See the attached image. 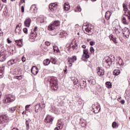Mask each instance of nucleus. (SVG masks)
I'll return each instance as SVG.
<instances>
[{"mask_svg":"<svg viewBox=\"0 0 130 130\" xmlns=\"http://www.w3.org/2000/svg\"><path fill=\"white\" fill-rule=\"evenodd\" d=\"M48 83L49 84L51 89L54 90H57L58 85L57 84V78L54 77H49L47 79Z\"/></svg>","mask_w":130,"mask_h":130,"instance_id":"obj_1","label":"nucleus"},{"mask_svg":"<svg viewBox=\"0 0 130 130\" xmlns=\"http://www.w3.org/2000/svg\"><path fill=\"white\" fill-rule=\"evenodd\" d=\"M9 121V116L8 115L3 114L0 115V123L1 124H4Z\"/></svg>","mask_w":130,"mask_h":130,"instance_id":"obj_2","label":"nucleus"},{"mask_svg":"<svg viewBox=\"0 0 130 130\" xmlns=\"http://www.w3.org/2000/svg\"><path fill=\"white\" fill-rule=\"evenodd\" d=\"M59 21L56 20L53 23L49 25L48 27V30L50 31H52V30H54L55 29V27H57V26L59 25Z\"/></svg>","mask_w":130,"mask_h":130,"instance_id":"obj_3","label":"nucleus"},{"mask_svg":"<svg viewBox=\"0 0 130 130\" xmlns=\"http://www.w3.org/2000/svg\"><path fill=\"white\" fill-rule=\"evenodd\" d=\"M15 96L12 94H9L6 97V99L4 100V103H11V102L15 101Z\"/></svg>","mask_w":130,"mask_h":130,"instance_id":"obj_4","label":"nucleus"},{"mask_svg":"<svg viewBox=\"0 0 130 130\" xmlns=\"http://www.w3.org/2000/svg\"><path fill=\"white\" fill-rule=\"evenodd\" d=\"M15 31L17 35H20L22 33V23H19L16 25Z\"/></svg>","mask_w":130,"mask_h":130,"instance_id":"obj_5","label":"nucleus"},{"mask_svg":"<svg viewBox=\"0 0 130 130\" xmlns=\"http://www.w3.org/2000/svg\"><path fill=\"white\" fill-rule=\"evenodd\" d=\"M105 62L106 63V64H108V66L110 67L112 63H113V64L115 63V57H114V56H111L109 60H106Z\"/></svg>","mask_w":130,"mask_h":130,"instance_id":"obj_6","label":"nucleus"},{"mask_svg":"<svg viewBox=\"0 0 130 130\" xmlns=\"http://www.w3.org/2000/svg\"><path fill=\"white\" fill-rule=\"evenodd\" d=\"M49 8L52 12H54L58 8V5L56 3L51 4L49 5Z\"/></svg>","mask_w":130,"mask_h":130,"instance_id":"obj_7","label":"nucleus"},{"mask_svg":"<svg viewBox=\"0 0 130 130\" xmlns=\"http://www.w3.org/2000/svg\"><path fill=\"white\" fill-rule=\"evenodd\" d=\"M104 69L101 67H98L97 68V74L99 77H102V76H104Z\"/></svg>","mask_w":130,"mask_h":130,"instance_id":"obj_8","label":"nucleus"},{"mask_svg":"<svg viewBox=\"0 0 130 130\" xmlns=\"http://www.w3.org/2000/svg\"><path fill=\"white\" fill-rule=\"evenodd\" d=\"M52 121H53V118H52L51 116L48 115L45 119V122L46 123H51V124H52Z\"/></svg>","mask_w":130,"mask_h":130,"instance_id":"obj_9","label":"nucleus"},{"mask_svg":"<svg viewBox=\"0 0 130 130\" xmlns=\"http://www.w3.org/2000/svg\"><path fill=\"white\" fill-rule=\"evenodd\" d=\"M33 31H31L30 36L32 39H35L37 37V33L36 32V31H37V26L35 27Z\"/></svg>","mask_w":130,"mask_h":130,"instance_id":"obj_10","label":"nucleus"},{"mask_svg":"<svg viewBox=\"0 0 130 130\" xmlns=\"http://www.w3.org/2000/svg\"><path fill=\"white\" fill-rule=\"evenodd\" d=\"M123 8L124 9V11L125 13L126 12H127L128 14L126 15L127 18L128 19V20L130 21V11H128V9H127V7L125 4H123Z\"/></svg>","mask_w":130,"mask_h":130,"instance_id":"obj_11","label":"nucleus"},{"mask_svg":"<svg viewBox=\"0 0 130 130\" xmlns=\"http://www.w3.org/2000/svg\"><path fill=\"white\" fill-rule=\"evenodd\" d=\"M85 33L87 34V35H92V34H93V29L88 26L87 28H85Z\"/></svg>","mask_w":130,"mask_h":130,"instance_id":"obj_12","label":"nucleus"},{"mask_svg":"<svg viewBox=\"0 0 130 130\" xmlns=\"http://www.w3.org/2000/svg\"><path fill=\"white\" fill-rule=\"evenodd\" d=\"M38 68L36 66H33L31 69V73L32 75H36L38 74Z\"/></svg>","mask_w":130,"mask_h":130,"instance_id":"obj_13","label":"nucleus"},{"mask_svg":"<svg viewBox=\"0 0 130 130\" xmlns=\"http://www.w3.org/2000/svg\"><path fill=\"white\" fill-rule=\"evenodd\" d=\"M31 22H32V20H31V19L30 18L26 19L24 22L25 27H30V25L31 24Z\"/></svg>","mask_w":130,"mask_h":130,"instance_id":"obj_14","label":"nucleus"},{"mask_svg":"<svg viewBox=\"0 0 130 130\" xmlns=\"http://www.w3.org/2000/svg\"><path fill=\"white\" fill-rule=\"evenodd\" d=\"M123 35L126 37V38H128L129 36V30L128 28H125L123 31Z\"/></svg>","mask_w":130,"mask_h":130,"instance_id":"obj_15","label":"nucleus"},{"mask_svg":"<svg viewBox=\"0 0 130 130\" xmlns=\"http://www.w3.org/2000/svg\"><path fill=\"white\" fill-rule=\"evenodd\" d=\"M117 64H119V66H123L124 64L123 60H122V59L120 57H117Z\"/></svg>","mask_w":130,"mask_h":130,"instance_id":"obj_16","label":"nucleus"},{"mask_svg":"<svg viewBox=\"0 0 130 130\" xmlns=\"http://www.w3.org/2000/svg\"><path fill=\"white\" fill-rule=\"evenodd\" d=\"M71 9V7L70 6V4H69V2H66L64 4V10L65 12H68L69 10Z\"/></svg>","mask_w":130,"mask_h":130,"instance_id":"obj_17","label":"nucleus"},{"mask_svg":"<svg viewBox=\"0 0 130 130\" xmlns=\"http://www.w3.org/2000/svg\"><path fill=\"white\" fill-rule=\"evenodd\" d=\"M92 107L93 109V112H94V113H98V112H99V110H100L99 106H96L95 105H93L92 106Z\"/></svg>","mask_w":130,"mask_h":130,"instance_id":"obj_18","label":"nucleus"},{"mask_svg":"<svg viewBox=\"0 0 130 130\" xmlns=\"http://www.w3.org/2000/svg\"><path fill=\"white\" fill-rule=\"evenodd\" d=\"M17 45L19 47H22L23 46V39L17 40L15 41Z\"/></svg>","mask_w":130,"mask_h":130,"instance_id":"obj_19","label":"nucleus"},{"mask_svg":"<svg viewBox=\"0 0 130 130\" xmlns=\"http://www.w3.org/2000/svg\"><path fill=\"white\" fill-rule=\"evenodd\" d=\"M8 66H13V64H16L17 63V60L11 59L8 62Z\"/></svg>","mask_w":130,"mask_h":130,"instance_id":"obj_20","label":"nucleus"},{"mask_svg":"<svg viewBox=\"0 0 130 130\" xmlns=\"http://www.w3.org/2000/svg\"><path fill=\"white\" fill-rule=\"evenodd\" d=\"M37 10H38V8L36 7V5L34 4L31 6L29 11H31V12H33L34 11H37Z\"/></svg>","mask_w":130,"mask_h":130,"instance_id":"obj_21","label":"nucleus"},{"mask_svg":"<svg viewBox=\"0 0 130 130\" xmlns=\"http://www.w3.org/2000/svg\"><path fill=\"white\" fill-rule=\"evenodd\" d=\"M87 83H86V81H84L83 80L80 81V87H82V88H86Z\"/></svg>","mask_w":130,"mask_h":130,"instance_id":"obj_22","label":"nucleus"},{"mask_svg":"<svg viewBox=\"0 0 130 130\" xmlns=\"http://www.w3.org/2000/svg\"><path fill=\"white\" fill-rule=\"evenodd\" d=\"M6 59V57L4 55V53L0 52V61H4Z\"/></svg>","mask_w":130,"mask_h":130,"instance_id":"obj_23","label":"nucleus"},{"mask_svg":"<svg viewBox=\"0 0 130 130\" xmlns=\"http://www.w3.org/2000/svg\"><path fill=\"white\" fill-rule=\"evenodd\" d=\"M40 108H41L40 104L36 105L35 106V111H36V112H38V110H39Z\"/></svg>","mask_w":130,"mask_h":130,"instance_id":"obj_24","label":"nucleus"},{"mask_svg":"<svg viewBox=\"0 0 130 130\" xmlns=\"http://www.w3.org/2000/svg\"><path fill=\"white\" fill-rule=\"evenodd\" d=\"M5 72V67H0V77L3 78L4 76V73Z\"/></svg>","mask_w":130,"mask_h":130,"instance_id":"obj_25","label":"nucleus"},{"mask_svg":"<svg viewBox=\"0 0 130 130\" xmlns=\"http://www.w3.org/2000/svg\"><path fill=\"white\" fill-rule=\"evenodd\" d=\"M69 61H71L72 62H74L77 60V57L75 56H73L72 57H69Z\"/></svg>","mask_w":130,"mask_h":130,"instance_id":"obj_26","label":"nucleus"},{"mask_svg":"<svg viewBox=\"0 0 130 130\" xmlns=\"http://www.w3.org/2000/svg\"><path fill=\"white\" fill-rule=\"evenodd\" d=\"M111 16V13H110V12L108 11L106 12L105 18L106 20H108L109 19H110Z\"/></svg>","mask_w":130,"mask_h":130,"instance_id":"obj_27","label":"nucleus"},{"mask_svg":"<svg viewBox=\"0 0 130 130\" xmlns=\"http://www.w3.org/2000/svg\"><path fill=\"white\" fill-rule=\"evenodd\" d=\"M113 74L114 76H118V75L120 74V70L118 69L114 70L113 72Z\"/></svg>","mask_w":130,"mask_h":130,"instance_id":"obj_28","label":"nucleus"},{"mask_svg":"<svg viewBox=\"0 0 130 130\" xmlns=\"http://www.w3.org/2000/svg\"><path fill=\"white\" fill-rule=\"evenodd\" d=\"M106 86L107 88H108L109 89H111V88H112V84L110 82H107L106 83Z\"/></svg>","mask_w":130,"mask_h":130,"instance_id":"obj_29","label":"nucleus"},{"mask_svg":"<svg viewBox=\"0 0 130 130\" xmlns=\"http://www.w3.org/2000/svg\"><path fill=\"white\" fill-rule=\"evenodd\" d=\"M80 123L81 124L82 126H86V120L81 118L80 119Z\"/></svg>","mask_w":130,"mask_h":130,"instance_id":"obj_30","label":"nucleus"},{"mask_svg":"<svg viewBox=\"0 0 130 130\" xmlns=\"http://www.w3.org/2000/svg\"><path fill=\"white\" fill-rule=\"evenodd\" d=\"M75 41L73 40L72 41V42L71 43V44H69V45L67 44L66 47H67V50L68 51H70V49H71V46L72 45H73V43H75Z\"/></svg>","mask_w":130,"mask_h":130,"instance_id":"obj_31","label":"nucleus"},{"mask_svg":"<svg viewBox=\"0 0 130 130\" xmlns=\"http://www.w3.org/2000/svg\"><path fill=\"white\" fill-rule=\"evenodd\" d=\"M50 63V60L48 59H46L44 60V66H48Z\"/></svg>","mask_w":130,"mask_h":130,"instance_id":"obj_32","label":"nucleus"},{"mask_svg":"<svg viewBox=\"0 0 130 130\" xmlns=\"http://www.w3.org/2000/svg\"><path fill=\"white\" fill-rule=\"evenodd\" d=\"M16 109H17V107H13L9 108V111H10V112H11L12 113H13V112H14V111H15V110H16Z\"/></svg>","mask_w":130,"mask_h":130,"instance_id":"obj_33","label":"nucleus"},{"mask_svg":"<svg viewBox=\"0 0 130 130\" xmlns=\"http://www.w3.org/2000/svg\"><path fill=\"white\" fill-rule=\"evenodd\" d=\"M57 125L59 127V128H60V129H61V128H62V125H61V122L60 121V120H58Z\"/></svg>","mask_w":130,"mask_h":130,"instance_id":"obj_34","label":"nucleus"},{"mask_svg":"<svg viewBox=\"0 0 130 130\" xmlns=\"http://www.w3.org/2000/svg\"><path fill=\"white\" fill-rule=\"evenodd\" d=\"M89 82L91 85H95L96 84V81L95 79H91L89 81Z\"/></svg>","mask_w":130,"mask_h":130,"instance_id":"obj_35","label":"nucleus"},{"mask_svg":"<svg viewBox=\"0 0 130 130\" xmlns=\"http://www.w3.org/2000/svg\"><path fill=\"white\" fill-rule=\"evenodd\" d=\"M22 76H14V77H13V79H16V80H22Z\"/></svg>","mask_w":130,"mask_h":130,"instance_id":"obj_36","label":"nucleus"},{"mask_svg":"<svg viewBox=\"0 0 130 130\" xmlns=\"http://www.w3.org/2000/svg\"><path fill=\"white\" fill-rule=\"evenodd\" d=\"M29 120L26 121V129L27 130L29 129Z\"/></svg>","mask_w":130,"mask_h":130,"instance_id":"obj_37","label":"nucleus"},{"mask_svg":"<svg viewBox=\"0 0 130 130\" xmlns=\"http://www.w3.org/2000/svg\"><path fill=\"white\" fill-rule=\"evenodd\" d=\"M114 31L117 35H118V34H120V30L118 28H115L114 29Z\"/></svg>","mask_w":130,"mask_h":130,"instance_id":"obj_38","label":"nucleus"},{"mask_svg":"<svg viewBox=\"0 0 130 130\" xmlns=\"http://www.w3.org/2000/svg\"><path fill=\"white\" fill-rule=\"evenodd\" d=\"M82 11V9L80 6H77V9L75 10V12H81Z\"/></svg>","mask_w":130,"mask_h":130,"instance_id":"obj_39","label":"nucleus"},{"mask_svg":"<svg viewBox=\"0 0 130 130\" xmlns=\"http://www.w3.org/2000/svg\"><path fill=\"white\" fill-rule=\"evenodd\" d=\"M41 108H45V104L44 102H42L41 104H40Z\"/></svg>","mask_w":130,"mask_h":130,"instance_id":"obj_40","label":"nucleus"},{"mask_svg":"<svg viewBox=\"0 0 130 130\" xmlns=\"http://www.w3.org/2000/svg\"><path fill=\"white\" fill-rule=\"evenodd\" d=\"M81 81L79 82V80H77L76 81H75L74 84V85H76V86H80Z\"/></svg>","mask_w":130,"mask_h":130,"instance_id":"obj_41","label":"nucleus"},{"mask_svg":"<svg viewBox=\"0 0 130 130\" xmlns=\"http://www.w3.org/2000/svg\"><path fill=\"white\" fill-rule=\"evenodd\" d=\"M116 126H117V123H116V122L114 121L112 123V127L113 128L116 127Z\"/></svg>","mask_w":130,"mask_h":130,"instance_id":"obj_42","label":"nucleus"},{"mask_svg":"<svg viewBox=\"0 0 130 130\" xmlns=\"http://www.w3.org/2000/svg\"><path fill=\"white\" fill-rule=\"evenodd\" d=\"M122 22L123 24H125V25H126L127 24V22H126V19L125 17H123L122 18Z\"/></svg>","mask_w":130,"mask_h":130,"instance_id":"obj_43","label":"nucleus"},{"mask_svg":"<svg viewBox=\"0 0 130 130\" xmlns=\"http://www.w3.org/2000/svg\"><path fill=\"white\" fill-rule=\"evenodd\" d=\"M53 47L54 51H55V50H56V52H59V50L58 49V48H57L56 47H55L54 46Z\"/></svg>","mask_w":130,"mask_h":130,"instance_id":"obj_44","label":"nucleus"},{"mask_svg":"<svg viewBox=\"0 0 130 130\" xmlns=\"http://www.w3.org/2000/svg\"><path fill=\"white\" fill-rule=\"evenodd\" d=\"M23 31L24 32V33H25V34H28V29H27V28L24 27L23 29Z\"/></svg>","mask_w":130,"mask_h":130,"instance_id":"obj_45","label":"nucleus"},{"mask_svg":"<svg viewBox=\"0 0 130 130\" xmlns=\"http://www.w3.org/2000/svg\"><path fill=\"white\" fill-rule=\"evenodd\" d=\"M90 51L91 53H94V51H95V50L94 49V48L93 47H90Z\"/></svg>","mask_w":130,"mask_h":130,"instance_id":"obj_46","label":"nucleus"},{"mask_svg":"<svg viewBox=\"0 0 130 130\" xmlns=\"http://www.w3.org/2000/svg\"><path fill=\"white\" fill-rule=\"evenodd\" d=\"M112 40V41H113V42L115 43V44H117V43H118V42L117 41L116 38H114Z\"/></svg>","mask_w":130,"mask_h":130,"instance_id":"obj_47","label":"nucleus"},{"mask_svg":"<svg viewBox=\"0 0 130 130\" xmlns=\"http://www.w3.org/2000/svg\"><path fill=\"white\" fill-rule=\"evenodd\" d=\"M68 64H69V67H72V66H73V62H72V61H69V59H68Z\"/></svg>","mask_w":130,"mask_h":130,"instance_id":"obj_48","label":"nucleus"},{"mask_svg":"<svg viewBox=\"0 0 130 130\" xmlns=\"http://www.w3.org/2000/svg\"><path fill=\"white\" fill-rule=\"evenodd\" d=\"M87 54H88V50L87 49L83 50V55Z\"/></svg>","mask_w":130,"mask_h":130,"instance_id":"obj_49","label":"nucleus"},{"mask_svg":"<svg viewBox=\"0 0 130 130\" xmlns=\"http://www.w3.org/2000/svg\"><path fill=\"white\" fill-rule=\"evenodd\" d=\"M83 55H84L85 58H86V59H88V58H89V57H90V56L88 54H85Z\"/></svg>","mask_w":130,"mask_h":130,"instance_id":"obj_50","label":"nucleus"},{"mask_svg":"<svg viewBox=\"0 0 130 130\" xmlns=\"http://www.w3.org/2000/svg\"><path fill=\"white\" fill-rule=\"evenodd\" d=\"M90 45H91V46H93L95 45V42H93V41L90 42Z\"/></svg>","mask_w":130,"mask_h":130,"instance_id":"obj_51","label":"nucleus"},{"mask_svg":"<svg viewBox=\"0 0 130 130\" xmlns=\"http://www.w3.org/2000/svg\"><path fill=\"white\" fill-rule=\"evenodd\" d=\"M45 44H46V45L47 46H50L51 43H50L49 42H48V41H46V42H45Z\"/></svg>","mask_w":130,"mask_h":130,"instance_id":"obj_52","label":"nucleus"},{"mask_svg":"<svg viewBox=\"0 0 130 130\" xmlns=\"http://www.w3.org/2000/svg\"><path fill=\"white\" fill-rule=\"evenodd\" d=\"M109 38L110 40H112L113 39H114V38L113 37V35H110L109 36Z\"/></svg>","mask_w":130,"mask_h":130,"instance_id":"obj_53","label":"nucleus"},{"mask_svg":"<svg viewBox=\"0 0 130 130\" xmlns=\"http://www.w3.org/2000/svg\"><path fill=\"white\" fill-rule=\"evenodd\" d=\"M21 59H22L23 62H25V61H26V58H25L24 56H23L21 58Z\"/></svg>","mask_w":130,"mask_h":130,"instance_id":"obj_54","label":"nucleus"},{"mask_svg":"<svg viewBox=\"0 0 130 130\" xmlns=\"http://www.w3.org/2000/svg\"><path fill=\"white\" fill-rule=\"evenodd\" d=\"M24 11H25V8H24V6H22L21 7V12L24 13Z\"/></svg>","mask_w":130,"mask_h":130,"instance_id":"obj_55","label":"nucleus"},{"mask_svg":"<svg viewBox=\"0 0 130 130\" xmlns=\"http://www.w3.org/2000/svg\"><path fill=\"white\" fill-rule=\"evenodd\" d=\"M30 105H26V106H25V110H29V109H28L29 107H30Z\"/></svg>","mask_w":130,"mask_h":130,"instance_id":"obj_56","label":"nucleus"},{"mask_svg":"<svg viewBox=\"0 0 130 130\" xmlns=\"http://www.w3.org/2000/svg\"><path fill=\"white\" fill-rule=\"evenodd\" d=\"M7 42L8 43H12V41L9 38L7 39Z\"/></svg>","mask_w":130,"mask_h":130,"instance_id":"obj_57","label":"nucleus"},{"mask_svg":"<svg viewBox=\"0 0 130 130\" xmlns=\"http://www.w3.org/2000/svg\"><path fill=\"white\" fill-rule=\"evenodd\" d=\"M77 46V45L75 44L72 46L73 49H75L76 47Z\"/></svg>","mask_w":130,"mask_h":130,"instance_id":"obj_58","label":"nucleus"},{"mask_svg":"<svg viewBox=\"0 0 130 130\" xmlns=\"http://www.w3.org/2000/svg\"><path fill=\"white\" fill-rule=\"evenodd\" d=\"M67 71H68V69L66 68L65 70H64V74H67Z\"/></svg>","mask_w":130,"mask_h":130,"instance_id":"obj_59","label":"nucleus"},{"mask_svg":"<svg viewBox=\"0 0 130 130\" xmlns=\"http://www.w3.org/2000/svg\"><path fill=\"white\" fill-rule=\"evenodd\" d=\"M121 104H122V105H123V104H124V101L123 100L121 101Z\"/></svg>","mask_w":130,"mask_h":130,"instance_id":"obj_60","label":"nucleus"},{"mask_svg":"<svg viewBox=\"0 0 130 130\" xmlns=\"http://www.w3.org/2000/svg\"><path fill=\"white\" fill-rule=\"evenodd\" d=\"M51 62H52V61H55V59H54V58H52V59H51Z\"/></svg>","mask_w":130,"mask_h":130,"instance_id":"obj_61","label":"nucleus"},{"mask_svg":"<svg viewBox=\"0 0 130 130\" xmlns=\"http://www.w3.org/2000/svg\"><path fill=\"white\" fill-rule=\"evenodd\" d=\"M2 9H3V6H2V4H0V11H2Z\"/></svg>","mask_w":130,"mask_h":130,"instance_id":"obj_62","label":"nucleus"},{"mask_svg":"<svg viewBox=\"0 0 130 130\" xmlns=\"http://www.w3.org/2000/svg\"><path fill=\"white\" fill-rule=\"evenodd\" d=\"M78 104L79 105H81L82 102H81V101H78Z\"/></svg>","mask_w":130,"mask_h":130,"instance_id":"obj_63","label":"nucleus"},{"mask_svg":"<svg viewBox=\"0 0 130 130\" xmlns=\"http://www.w3.org/2000/svg\"><path fill=\"white\" fill-rule=\"evenodd\" d=\"M82 48H86V46H85V45H83L82 46Z\"/></svg>","mask_w":130,"mask_h":130,"instance_id":"obj_64","label":"nucleus"}]
</instances>
